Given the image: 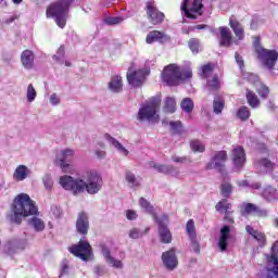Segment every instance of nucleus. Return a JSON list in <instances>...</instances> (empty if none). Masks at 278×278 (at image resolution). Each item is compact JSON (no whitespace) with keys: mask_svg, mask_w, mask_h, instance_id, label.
Instances as JSON below:
<instances>
[{"mask_svg":"<svg viewBox=\"0 0 278 278\" xmlns=\"http://www.w3.org/2000/svg\"><path fill=\"white\" fill-rule=\"evenodd\" d=\"M81 178H73L72 176H63L60 178V185L64 190H70L73 194H99L103 188V178L99 173L87 172Z\"/></svg>","mask_w":278,"mask_h":278,"instance_id":"1","label":"nucleus"},{"mask_svg":"<svg viewBox=\"0 0 278 278\" xmlns=\"http://www.w3.org/2000/svg\"><path fill=\"white\" fill-rule=\"evenodd\" d=\"M38 214V206L36 202L29 198L27 193H20L11 205L10 213L7 214V219L13 225H21L23 218L27 216H36Z\"/></svg>","mask_w":278,"mask_h":278,"instance_id":"2","label":"nucleus"},{"mask_svg":"<svg viewBox=\"0 0 278 278\" xmlns=\"http://www.w3.org/2000/svg\"><path fill=\"white\" fill-rule=\"evenodd\" d=\"M75 0H56L55 2L51 3L47 11L48 18H54L56 25L64 29L66 27V18H68V10H71V5Z\"/></svg>","mask_w":278,"mask_h":278,"instance_id":"3","label":"nucleus"},{"mask_svg":"<svg viewBox=\"0 0 278 278\" xmlns=\"http://www.w3.org/2000/svg\"><path fill=\"white\" fill-rule=\"evenodd\" d=\"M161 103L162 97H152L147 104L139 109L137 115L138 121H149V123L157 121L160 118V115H157V108H160Z\"/></svg>","mask_w":278,"mask_h":278,"instance_id":"4","label":"nucleus"},{"mask_svg":"<svg viewBox=\"0 0 278 278\" xmlns=\"http://www.w3.org/2000/svg\"><path fill=\"white\" fill-rule=\"evenodd\" d=\"M181 10L187 18L197 21L203 16V0H182Z\"/></svg>","mask_w":278,"mask_h":278,"instance_id":"5","label":"nucleus"},{"mask_svg":"<svg viewBox=\"0 0 278 278\" xmlns=\"http://www.w3.org/2000/svg\"><path fill=\"white\" fill-rule=\"evenodd\" d=\"M162 79L166 86H179L184 74L177 64H169L162 72Z\"/></svg>","mask_w":278,"mask_h":278,"instance_id":"6","label":"nucleus"},{"mask_svg":"<svg viewBox=\"0 0 278 278\" xmlns=\"http://www.w3.org/2000/svg\"><path fill=\"white\" fill-rule=\"evenodd\" d=\"M153 220L159 226V238L163 244H170L173 242V233L170 229H168V215H162L157 217V215H153Z\"/></svg>","mask_w":278,"mask_h":278,"instance_id":"7","label":"nucleus"},{"mask_svg":"<svg viewBox=\"0 0 278 278\" xmlns=\"http://www.w3.org/2000/svg\"><path fill=\"white\" fill-rule=\"evenodd\" d=\"M227 160H229L227 151H217L211 159V162L206 164V170H217L220 175H225L227 173V169L225 168Z\"/></svg>","mask_w":278,"mask_h":278,"instance_id":"8","label":"nucleus"},{"mask_svg":"<svg viewBox=\"0 0 278 278\" xmlns=\"http://www.w3.org/2000/svg\"><path fill=\"white\" fill-rule=\"evenodd\" d=\"M258 60H261V64L264 68L268 71H273L278 61V52L277 50H268L265 48H257Z\"/></svg>","mask_w":278,"mask_h":278,"instance_id":"9","label":"nucleus"},{"mask_svg":"<svg viewBox=\"0 0 278 278\" xmlns=\"http://www.w3.org/2000/svg\"><path fill=\"white\" fill-rule=\"evenodd\" d=\"M266 278H278V241L271 245L270 254L266 255Z\"/></svg>","mask_w":278,"mask_h":278,"instance_id":"10","label":"nucleus"},{"mask_svg":"<svg viewBox=\"0 0 278 278\" xmlns=\"http://www.w3.org/2000/svg\"><path fill=\"white\" fill-rule=\"evenodd\" d=\"M70 253L79 257L83 262H88V257L92 254V247L88 241H79L78 244L70 248Z\"/></svg>","mask_w":278,"mask_h":278,"instance_id":"11","label":"nucleus"},{"mask_svg":"<svg viewBox=\"0 0 278 278\" xmlns=\"http://www.w3.org/2000/svg\"><path fill=\"white\" fill-rule=\"evenodd\" d=\"M216 212L220 214H225L224 220L228 223V225H233L236 222L233 220V211L231 210V203L227 202V199H222L215 205Z\"/></svg>","mask_w":278,"mask_h":278,"instance_id":"12","label":"nucleus"},{"mask_svg":"<svg viewBox=\"0 0 278 278\" xmlns=\"http://www.w3.org/2000/svg\"><path fill=\"white\" fill-rule=\"evenodd\" d=\"M151 73V70L144 68L136 71L131 74L127 75V80L130 86L134 88H140L142 84H144V79H147V76Z\"/></svg>","mask_w":278,"mask_h":278,"instance_id":"13","label":"nucleus"},{"mask_svg":"<svg viewBox=\"0 0 278 278\" xmlns=\"http://www.w3.org/2000/svg\"><path fill=\"white\" fill-rule=\"evenodd\" d=\"M76 231L79 236H88V231H90V217L88 213L80 212L77 215L76 219Z\"/></svg>","mask_w":278,"mask_h":278,"instance_id":"14","label":"nucleus"},{"mask_svg":"<svg viewBox=\"0 0 278 278\" xmlns=\"http://www.w3.org/2000/svg\"><path fill=\"white\" fill-rule=\"evenodd\" d=\"M161 260L166 270H175V268L179 266V261L177 260L175 249H170L166 252H163Z\"/></svg>","mask_w":278,"mask_h":278,"instance_id":"15","label":"nucleus"},{"mask_svg":"<svg viewBox=\"0 0 278 278\" xmlns=\"http://www.w3.org/2000/svg\"><path fill=\"white\" fill-rule=\"evenodd\" d=\"M147 15L152 25H160V23H163L164 21V13L160 12V10H157L151 2L147 3Z\"/></svg>","mask_w":278,"mask_h":278,"instance_id":"16","label":"nucleus"},{"mask_svg":"<svg viewBox=\"0 0 278 278\" xmlns=\"http://www.w3.org/2000/svg\"><path fill=\"white\" fill-rule=\"evenodd\" d=\"M247 162V154L244 153V148L241 146L235 148L232 150V164L235 166V170H240L244 163Z\"/></svg>","mask_w":278,"mask_h":278,"instance_id":"17","label":"nucleus"},{"mask_svg":"<svg viewBox=\"0 0 278 278\" xmlns=\"http://www.w3.org/2000/svg\"><path fill=\"white\" fill-rule=\"evenodd\" d=\"M27 248V239H13L5 245V251L9 255H14V253H20V251H25Z\"/></svg>","mask_w":278,"mask_h":278,"instance_id":"18","label":"nucleus"},{"mask_svg":"<svg viewBox=\"0 0 278 278\" xmlns=\"http://www.w3.org/2000/svg\"><path fill=\"white\" fill-rule=\"evenodd\" d=\"M255 166L258 173L268 175V173H273L277 168V163L270 161L268 157H263L256 162Z\"/></svg>","mask_w":278,"mask_h":278,"instance_id":"19","label":"nucleus"},{"mask_svg":"<svg viewBox=\"0 0 278 278\" xmlns=\"http://www.w3.org/2000/svg\"><path fill=\"white\" fill-rule=\"evenodd\" d=\"M230 235H231V227L225 225L220 229L219 241L217 243L222 253H225V251H227V248L229 247V236Z\"/></svg>","mask_w":278,"mask_h":278,"instance_id":"20","label":"nucleus"},{"mask_svg":"<svg viewBox=\"0 0 278 278\" xmlns=\"http://www.w3.org/2000/svg\"><path fill=\"white\" fill-rule=\"evenodd\" d=\"M170 37L160 30H152L147 35L146 42L153 45V42H168Z\"/></svg>","mask_w":278,"mask_h":278,"instance_id":"21","label":"nucleus"},{"mask_svg":"<svg viewBox=\"0 0 278 278\" xmlns=\"http://www.w3.org/2000/svg\"><path fill=\"white\" fill-rule=\"evenodd\" d=\"M245 231H248V233L250 236H252V238H254V240L257 241L258 247L261 249H264V247H266V235L264 232L257 231L249 225L245 226Z\"/></svg>","mask_w":278,"mask_h":278,"instance_id":"22","label":"nucleus"},{"mask_svg":"<svg viewBox=\"0 0 278 278\" xmlns=\"http://www.w3.org/2000/svg\"><path fill=\"white\" fill-rule=\"evenodd\" d=\"M73 155H75V151L71 149L63 150L61 154L56 155V162H59L62 170L68 168V157H73Z\"/></svg>","mask_w":278,"mask_h":278,"instance_id":"23","label":"nucleus"},{"mask_svg":"<svg viewBox=\"0 0 278 278\" xmlns=\"http://www.w3.org/2000/svg\"><path fill=\"white\" fill-rule=\"evenodd\" d=\"M108 89L110 92H114L115 94L123 92V77L118 75L112 76L108 84Z\"/></svg>","mask_w":278,"mask_h":278,"instance_id":"24","label":"nucleus"},{"mask_svg":"<svg viewBox=\"0 0 278 278\" xmlns=\"http://www.w3.org/2000/svg\"><path fill=\"white\" fill-rule=\"evenodd\" d=\"M229 25L238 40H244V27L233 17V15L229 18Z\"/></svg>","mask_w":278,"mask_h":278,"instance_id":"25","label":"nucleus"},{"mask_svg":"<svg viewBox=\"0 0 278 278\" xmlns=\"http://www.w3.org/2000/svg\"><path fill=\"white\" fill-rule=\"evenodd\" d=\"M102 255L105 258V262L109 263V265L112 266L113 268H123V261L114 258V256H112L110 252V249L103 247Z\"/></svg>","mask_w":278,"mask_h":278,"instance_id":"26","label":"nucleus"},{"mask_svg":"<svg viewBox=\"0 0 278 278\" xmlns=\"http://www.w3.org/2000/svg\"><path fill=\"white\" fill-rule=\"evenodd\" d=\"M205 90L208 94H218V90H220V78H218V75L213 76L212 79L206 81Z\"/></svg>","mask_w":278,"mask_h":278,"instance_id":"27","label":"nucleus"},{"mask_svg":"<svg viewBox=\"0 0 278 278\" xmlns=\"http://www.w3.org/2000/svg\"><path fill=\"white\" fill-rule=\"evenodd\" d=\"M219 34H220V41L219 45L222 47H231V30L227 26L219 27Z\"/></svg>","mask_w":278,"mask_h":278,"instance_id":"28","label":"nucleus"},{"mask_svg":"<svg viewBox=\"0 0 278 278\" xmlns=\"http://www.w3.org/2000/svg\"><path fill=\"white\" fill-rule=\"evenodd\" d=\"M34 52H31V50H25L22 52L21 62L24 68H27L28 71L34 68Z\"/></svg>","mask_w":278,"mask_h":278,"instance_id":"29","label":"nucleus"},{"mask_svg":"<svg viewBox=\"0 0 278 278\" xmlns=\"http://www.w3.org/2000/svg\"><path fill=\"white\" fill-rule=\"evenodd\" d=\"M105 140H108V142L110 144H112V147H114L119 153H122L123 155L127 156L129 155V151L123 146L122 142H119L118 140H116V138L112 137L110 134H105L104 135Z\"/></svg>","mask_w":278,"mask_h":278,"instance_id":"30","label":"nucleus"},{"mask_svg":"<svg viewBox=\"0 0 278 278\" xmlns=\"http://www.w3.org/2000/svg\"><path fill=\"white\" fill-rule=\"evenodd\" d=\"M263 198L267 200L268 203H275L278 201V191L275 187L268 186L263 190Z\"/></svg>","mask_w":278,"mask_h":278,"instance_id":"31","label":"nucleus"},{"mask_svg":"<svg viewBox=\"0 0 278 278\" xmlns=\"http://www.w3.org/2000/svg\"><path fill=\"white\" fill-rule=\"evenodd\" d=\"M163 112L166 114H175L177 112V101L173 97H167L164 101Z\"/></svg>","mask_w":278,"mask_h":278,"instance_id":"32","label":"nucleus"},{"mask_svg":"<svg viewBox=\"0 0 278 278\" xmlns=\"http://www.w3.org/2000/svg\"><path fill=\"white\" fill-rule=\"evenodd\" d=\"M225 110V98L220 94H215L213 100V112L214 114H223Z\"/></svg>","mask_w":278,"mask_h":278,"instance_id":"33","label":"nucleus"},{"mask_svg":"<svg viewBox=\"0 0 278 278\" xmlns=\"http://www.w3.org/2000/svg\"><path fill=\"white\" fill-rule=\"evenodd\" d=\"M27 173H29L27 166L18 165L13 174V177L16 179V181H24V179H27Z\"/></svg>","mask_w":278,"mask_h":278,"instance_id":"34","label":"nucleus"},{"mask_svg":"<svg viewBox=\"0 0 278 278\" xmlns=\"http://www.w3.org/2000/svg\"><path fill=\"white\" fill-rule=\"evenodd\" d=\"M151 228H146L144 230L140 228H132L130 229L128 236L131 240H139L140 238H144L149 233Z\"/></svg>","mask_w":278,"mask_h":278,"instance_id":"35","label":"nucleus"},{"mask_svg":"<svg viewBox=\"0 0 278 278\" xmlns=\"http://www.w3.org/2000/svg\"><path fill=\"white\" fill-rule=\"evenodd\" d=\"M169 131L173 136H179L184 134V124L181 121H169Z\"/></svg>","mask_w":278,"mask_h":278,"instance_id":"36","label":"nucleus"},{"mask_svg":"<svg viewBox=\"0 0 278 278\" xmlns=\"http://www.w3.org/2000/svg\"><path fill=\"white\" fill-rule=\"evenodd\" d=\"M125 180L127 181L129 188H138L140 186V180L136 177L131 170L125 172Z\"/></svg>","mask_w":278,"mask_h":278,"instance_id":"37","label":"nucleus"},{"mask_svg":"<svg viewBox=\"0 0 278 278\" xmlns=\"http://www.w3.org/2000/svg\"><path fill=\"white\" fill-rule=\"evenodd\" d=\"M245 97L250 108H253V109L260 108V99L255 93H253V91L247 89Z\"/></svg>","mask_w":278,"mask_h":278,"instance_id":"38","label":"nucleus"},{"mask_svg":"<svg viewBox=\"0 0 278 278\" xmlns=\"http://www.w3.org/2000/svg\"><path fill=\"white\" fill-rule=\"evenodd\" d=\"M180 108L182 112H186L187 114H192L194 110V102L190 98H185L180 103Z\"/></svg>","mask_w":278,"mask_h":278,"instance_id":"39","label":"nucleus"},{"mask_svg":"<svg viewBox=\"0 0 278 278\" xmlns=\"http://www.w3.org/2000/svg\"><path fill=\"white\" fill-rule=\"evenodd\" d=\"M233 192V185L229 181H225L220 185V194L225 199H229L231 197V193Z\"/></svg>","mask_w":278,"mask_h":278,"instance_id":"40","label":"nucleus"},{"mask_svg":"<svg viewBox=\"0 0 278 278\" xmlns=\"http://www.w3.org/2000/svg\"><path fill=\"white\" fill-rule=\"evenodd\" d=\"M139 205L142 210H144L147 212V214H152V217L154 215L157 216V214H155V212L153 210V205H151V202H149L147 199L140 198Z\"/></svg>","mask_w":278,"mask_h":278,"instance_id":"41","label":"nucleus"},{"mask_svg":"<svg viewBox=\"0 0 278 278\" xmlns=\"http://www.w3.org/2000/svg\"><path fill=\"white\" fill-rule=\"evenodd\" d=\"M190 148L193 151V153H204L205 151V144L201 142V140L194 139L190 141Z\"/></svg>","mask_w":278,"mask_h":278,"instance_id":"42","label":"nucleus"},{"mask_svg":"<svg viewBox=\"0 0 278 278\" xmlns=\"http://www.w3.org/2000/svg\"><path fill=\"white\" fill-rule=\"evenodd\" d=\"M28 225L34 227L36 231H42L45 229V222L38 217H33L28 220Z\"/></svg>","mask_w":278,"mask_h":278,"instance_id":"43","label":"nucleus"},{"mask_svg":"<svg viewBox=\"0 0 278 278\" xmlns=\"http://www.w3.org/2000/svg\"><path fill=\"white\" fill-rule=\"evenodd\" d=\"M36 97H38L36 88H34V85L29 84L26 91V99L28 103H34V101H36Z\"/></svg>","mask_w":278,"mask_h":278,"instance_id":"44","label":"nucleus"},{"mask_svg":"<svg viewBox=\"0 0 278 278\" xmlns=\"http://www.w3.org/2000/svg\"><path fill=\"white\" fill-rule=\"evenodd\" d=\"M238 118L240 121H249V117L251 116V111L247 106H241L237 112Z\"/></svg>","mask_w":278,"mask_h":278,"instance_id":"45","label":"nucleus"},{"mask_svg":"<svg viewBox=\"0 0 278 278\" xmlns=\"http://www.w3.org/2000/svg\"><path fill=\"white\" fill-rule=\"evenodd\" d=\"M238 186L240 188H251L252 190H260V188H262V184L261 182H253V184H249V180H240L238 182Z\"/></svg>","mask_w":278,"mask_h":278,"instance_id":"46","label":"nucleus"},{"mask_svg":"<svg viewBox=\"0 0 278 278\" xmlns=\"http://www.w3.org/2000/svg\"><path fill=\"white\" fill-rule=\"evenodd\" d=\"M189 240H190V247L193 253H195V255H199L201 253V244H199V239L192 236L189 238Z\"/></svg>","mask_w":278,"mask_h":278,"instance_id":"47","label":"nucleus"},{"mask_svg":"<svg viewBox=\"0 0 278 278\" xmlns=\"http://www.w3.org/2000/svg\"><path fill=\"white\" fill-rule=\"evenodd\" d=\"M64 55H65V50L64 46H60V48L56 51V54L52 56V59L58 62L59 64H64Z\"/></svg>","mask_w":278,"mask_h":278,"instance_id":"48","label":"nucleus"},{"mask_svg":"<svg viewBox=\"0 0 278 278\" xmlns=\"http://www.w3.org/2000/svg\"><path fill=\"white\" fill-rule=\"evenodd\" d=\"M150 166H151V168H154L155 170H157V173H162L163 175H167V173H168V165L151 162Z\"/></svg>","mask_w":278,"mask_h":278,"instance_id":"49","label":"nucleus"},{"mask_svg":"<svg viewBox=\"0 0 278 278\" xmlns=\"http://www.w3.org/2000/svg\"><path fill=\"white\" fill-rule=\"evenodd\" d=\"M172 161H174L176 164H192V159L189 156L172 155Z\"/></svg>","mask_w":278,"mask_h":278,"instance_id":"50","label":"nucleus"},{"mask_svg":"<svg viewBox=\"0 0 278 278\" xmlns=\"http://www.w3.org/2000/svg\"><path fill=\"white\" fill-rule=\"evenodd\" d=\"M42 184H43L46 190H51V188H53V178L51 177V174L43 175Z\"/></svg>","mask_w":278,"mask_h":278,"instance_id":"51","label":"nucleus"},{"mask_svg":"<svg viewBox=\"0 0 278 278\" xmlns=\"http://www.w3.org/2000/svg\"><path fill=\"white\" fill-rule=\"evenodd\" d=\"M186 229H187V233H188L189 238H192V236L194 238H197V231L194 230V220L193 219H189L187 222Z\"/></svg>","mask_w":278,"mask_h":278,"instance_id":"52","label":"nucleus"},{"mask_svg":"<svg viewBox=\"0 0 278 278\" xmlns=\"http://www.w3.org/2000/svg\"><path fill=\"white\" fill-rule=\"evenodd\" d=\"M257 94L261 97V99H267L268 94H270V90L266 85L261 84L257 88Z\"/></svg>","mask_w":278,"mask_h":278,"instance_id":"53","label":"nucleus"},{"mask_svg":"<svg viewBox=\"0 0 278 278\" xmlns=\"http://www.w3.org/2000/svg\"><path fill=\"white\" fill-rule=\"evenodd\" d=\"M188 47L192 53H199L200 41L197 38H192L188 42Z\"/></svg>","mask_w":278,"mask_h":278,"instance_id":"54","label":"nucleus"},{"mask_svg":"<svg viewBox=\"0 0 278 278\" xmlns=\"http://www.w3.org/2000/svg\"><path fill=\"white\" fill-rule=\"evenodd\" d=\"M242 207L245 214H255L257 211V205L253 203H243Z\"/></svg>","mask_w":278,"mask_h":278,"instance_id":"55","label":"nucleus"},{"mask_svg":"<svg viewBox=\"0 0 278 278\" xmlns=\"http://www.w3.org/2000/svg\"><path fill=\"white\" fill-rule=\"evenodd\" d=\"M123 21H125V18L111 16V17H106L104 20V23L106 25H121V23H123Z\"/></svg>","mask_w":278,"mask_h":278,"instance_id":"56","label":"nucleus"},{"mask_svg":"<svg viewBox=\"0 0 278 278\" xmlns=\"http://www.w3.org/2000/svg\"><path fill=\"white\" fill-rule=\"evenodd\" d=\"M170 177H179L180 172L179 168L175 167L174 165H167V174Z\"/></svg>","mask_w":278,"mask_h":278,"instance_id":"57","label":"nucleus"},{"mask_svg":"<svg viewBox=\"0 0 278 278\" xmlns=\"http://www.w3.org/2000/svg\"><path fill=\"white\" fill-rule=\"evenodd\" d=\"M66 275H68V263H66V261H63L61 264V271L59 278H62Z\"/></svg>","mask_w":278,"mask_h":278,"instance_id":"58","label":"nucleus"},{"mask_svg":"<svg viewBox=\"0 0 278 278\" xmlns=\"http://www.w3.org/2000/svg\"><path fill=\"white\" fill-rule=\"evenodd\" d=\"M108 273V269L103 265H98L94 267V274L98 275V277H103Z\"/></svg>","mask_w":278,"mask_h":278,"instance_id":"59","label":"nucleus"},{"mask_svg":"<svg viewBox=\"0 0 278 278\" xmlns=\"http://www.w3.org/2000/svg\"><path fill=\"white\" fill-rule=\"evenodd\" d=\"M51 213L53 214L54 218H62V208L58 207L56 205L51 206Z\"/></svg>","mask_w":278,"mask_h":278,"instance_id":"60","label":"nucleus"},{"mask_svg":"<svg viewBox=\"0 0 278 278\" xmlns=\"http://www.w3.org/2000/svg\"><path fill=\"white\" fill-rule=\"evenodd\" d=\"M126 218L127 220H136V218H138V214L134 210H128L126 212Z\"/></svg>","mask_w":278,"mask_h":278,"instance_id":"61","label":"nucleus"},{"mask_svg":"<svg viewBox=\"0 0 278 278\" xmlns=\"http://www.w3.org/2000/svg\"><path fill=\"white\" fill-rule=\"evenodd\" d=\"M50 103L51 105H60V97H58V93H52L50 96Z\"/></svg>","mask_w":278,"mask_h":278,"instance_id":"62","label":"nucleus"},{"mask_svg":"<svg viewBox=\"0 0 278 278\" xmlns=\"http://www.w3.org/2000/svg\"><path fill=\"white\" fill-rule=\"evenodd\" d=\"M235 60L241 68H242V66H244V58H242V55H240V53H238V52L235 53Z\"/></svg>","mask_w":278,"mask_h":278,"instance_id":"63","label":"nucleus"},{"mask_svg":"<svg viewBox=\"0 0 278 278\" xmlns=\"http://www.w3.org/2000/svg\"><path fill=\"white\" fill-rule=\"evenodd\" d=\"M255 214L257 216H262L263 218H266L268 216V211L261 208L260 206H256Z\"/></svg>","mask_w":278,"mask_h":278,"instance_id":"64","label":"nucleus"}]
</instances>
